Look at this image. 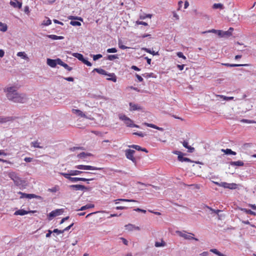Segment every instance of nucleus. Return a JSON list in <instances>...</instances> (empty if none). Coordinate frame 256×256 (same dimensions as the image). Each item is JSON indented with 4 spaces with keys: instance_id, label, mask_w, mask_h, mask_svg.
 Here are the masks:
<instances>
[{
    "instance_id": "f257e3e1",
    "label": "nucleus",
    "mask_w": 256,
    "mask_h": 256,
    "mask_svg": "<svg viewBox=\"0 0 256 256\" xmlns=\"http://www.w3.org/2000/svg\"><path fill=\"white\" fill-rule=\"evenodd\" d=\"M8 99L14 102L24 103L27 100L25 94H20L17 92L16 86H10L5 90Z\"/></svg>"
},
{
    "instance_id": "f03ea898",
    "label": "nucleus",
    "mask_w": 256,
    "mask_h": 256,
    "mask_svg": "<svg viewBox=\"0 0 256 256\" xmlns=\"http://www.w3.org/2000/svg\"><path fill=\"white\" fill-rule=\"evenodd\" d=\"M119 118L124 121L125 124L128 127L139 128L137 124H134L133 121L126 115L120 114H118Z\"/></svg>"
},
{
    "instance_id": "7ed1b4c3",
    "label": "nucleus",
    "mask_w": 256,
    "mask_h": 256,
    "mask_svg": "<svg viewBox=\"0 0 256 256\" xmlns=\"http://www.w3.org/2000/svg\"><path fill=\"white\" fill-rule=\"evenodd\" d=\"M94 72H96L98 73L110 76H112L111 78H107V80H112L114 82H116V77L114 74H108L107 72L102 68H94Z\"/></svg>"
},
{
    "instance_id": "20e7f679",
    "label": "nucleus",
    "mask_w": 256,
    "mask_h": 256,
    "mask_svg": "<svg viewBox=\"0 0 256 256\" xmlns=\"http://www.w3.org/2000/svg\"><path fill=\"white\" fill-rule=\"evenodd\" d=\"M75 168L78 170H102L104 168H97L91 166H86V165H77L75 166Z\"/></svg>"
},
{
    "instance_id": "39448f33",
    "label": "nucleus",
    "mask_w": 256,
    "mask_h": 256,
    "mask_svg": "<svg viewBox=\"0 0 256 256\" xmlns=\"http://www.w3.org/2000/svg\"><path fill=\"white\" fill-rule=\"evenodd\" d=\"M134 153L135 151L130 149L126 150L125 151V154L126 158L131 160L133 162L136 163V159L134 156Z\"/></svg>"
},
{
    "instance_id": "423d86ee",
    "label": "nucleus",
    "mask_w": 256,
    "mask_h": 256,
    "mask_svg": "<svg viewBox=\"0 0 256 256\" xmlns=\"http://www.w3.org/2000/svg\"><path fill=\"white\" fill-rule=\"evenodd\" d=\"M64 211L63 209H56L54 210H52L48 216V220H50L53 218L60 215L64 212Z\"/></svg>"
},
{
    "instance_id": "0eeeda50",
    "label": "nucleus",
    "mask_w": 256,
    "mask_h": 256,
    "mask_svg": "<svg viewBox=\"0 0 256 256\" xmlns=\"http://www.w3.org/2000/svg\"><path fill=\"white\" fill-rule=\"evenodd\" d=\"M176 233L180 236L184 238L186 240H194L196 241L198 240V239L195 238L192 236L190 235H188L186 234L185 232L177 230L176 231Z\"/></svg>"
},
{
    "instance_id": "6e6552de",
    "label": "nucleus",
    "mask_w": 256,
    "mask_h": 256,
    "mask_svg": "<svg viewBox=\"0 0 256 256\" xmlns=\"http://www.w3.org/2000/svg\"><path fill=\"white\" fill-rule=\"evenodd\" d=\"M59 60H60V58H57L56 60H52L50 58L47 59V64L52 68H55L57 64H58Z\"/></svg>"
},
{
    "instance_id": "1a4fd4ad",
    "label": "nucleus",
    "mask_w": 256,
    "mask_h": 256,
    "mask_svg": "<svg viewBox=\"0 0 256 256\" xmlns=\"http://www.w3.org/2000/svg\"><path fill=\"white\" fill-rule=\"evenodd\" d=\"M19 194H21L20 198H40V196H36L34 194H27L22 192H19Z\"/></svg>"
},
{
    "instance_id": "9d476101",
    "label": "nucleus",
    "mask_w": 256,
    "mask_h": 256,
    "mask_svg": "<svg viewBox=\"0 0 256 256\" xmlns=\"http://www.w3.org/2000/svg\"><path fill=\"white\" fill-rule=\"evenodd\" d=\"M94 180V178H72L71 176L70 178V180L72 182H77L78 181L87 182L92 180Z\"/></svg>"
},
{
    "instance_id": "9b49d317",
    "label": "nucleus",
    "mask_w": 256,
    "mask_h": 256,
    "mask_svg": "<svg viewBox=\"0 0 256 256\" xmlns=\"http://www.w3.org/2000/svg\"><path fill=\"white\" fill-rule=\"evenodd\" d=\"M14 118L13 116H0V123L4 124L8 122L13 121Z\"/></svg>"
},
{
    "instance_id": "f8f14e48",
    "label": "nucleus",
    "mask_w": 256,
    "mask_h": 256,
    "mask_svg": "<svg viewBox=\"0 0 256 256\" xmlns=\"http://www.w3.org/2000/svg\"><path fill=\"white\" fill-rule=\"evenodd\" d=\"M216 34L220 38H228L230 36V32L223 31L222 30H218Z\"/></svg>"
},
{
    "instance_id": "ddd939ff",
    "label": "nucleus",
    "mask_w": 256,
    "mask_h": 256,
    "mask_svg": "<svg viewBox=\"0 0 256 256\" xmlns=\"http://www.w3.org/2000/svg\"><path fill=\"white\" fill-rule=\"evenodd\" d=\"M10 4L15 8H22V4L21 2L17 0H12L10 2Z\"/></svg>"
},
{
    "instance_id": "4468645a",
    "label": "nucleus",
    "mask_w": 256,
    "mask_h": 256,
    "mask_svg": "<svg viewBox=\"0 0 256 256\" xmlns=\"http://www.w3.org/2000/svg\"><path fill=\"white\" fill-rule=\"evenodd\" d=\"M130 110L131 111L142 110V108L140 106H139L138 104H135L132 102L130 103Z\"/></svg>"
},
{
    "instance_id": "2eb2a0df",
    "label": "nucleus",
    "mask_w": 256,
    "mask_h": 256,
    "mask_svg": "<svg viewBox=\"0 0 256 256\" xmlns=\"http://www.w3.org/2000/svg\"><path fill=\"white\" fill-rule=\"evenodd\" d=\"M82 173L95 174V173H92V172H84L82 171H80V170H70V174H71L72 176H77V175H79Z\"/></svg>"
},
{
    "instance_id": "dca6fc26",
    "label": "nucleus",
    "mask_w": 256,
    "mask_h": 256,
    "mask_svg": "<svg viewBox=\"0 0 256 256\" xmlns=\"http://www.w3.org/2000/svg\"><path fill=\"white\" fill-rule=\"evenodd\" d=\"M126 229L128 230H140L138 226H136L132 224H128L125 226Z\"/></svg>"
},
{
    "instance_id": "f3484780",
    "label": "nucleus",
    "mask_w": 256,
    "mask_h": 256,
    "mask_svg": "<svg viewBox=\"0 0 256 256\" xmlns=\"http://www.w3.org/2000/svg\"><path fill=\"white\" fill-rule=\"evenodd\" d=\"M128 147L129 148H133L137 150H138V151H142V152H148V151L145 148H142V147H140V146H138V145H135V144H132V145H130V146H128Z\"/></svg>"
},
{
    "instance_id": "a211bd4d",
    "label": "nucleus",
    "mask_w": 256,
    "mask_h": 256,
    "mask_svg": "<svg viewBox=\"0 0 256 256\" xmlns=\"http://www.w3.org/2000/svg\"><path fill=\"white\" fill-rule=\"evenodd\" d=\"M34 212V211L32 212ZM29 212H28V211H26V210L22 209V210H19L16 211L14 213V214L16 215V216H17V215L24 216L25 214H28Z\"/></svg>"
},
{
    "instance_id": "6ab92c4d",
    "label": "nucleus",
    "mask_w": 256,
    "mask_h": 256,
    "mask_svg": "<svg viewBox=\"0 0 256 256\" xmlns=\"http://www.w3.org/2000/svg\"><path fill=\"white\" fill-rule=\"evenodd\" d=\"M70 188L76 190H84L86 188L85 186L80 184L71 185L70 186Z\"/></svg>"
},
{
    "instance_id": "aec40b11",
    "label": "nucleus",
    "mask_w": 256,
    "mask_h": 256,
    "mask_svg": "<svg viewBox=\"0 0 256 256\" xmlns=\"http://www.w3.org/2000/svg\"><path fill=\"white\" fill-rule=\"evenodd\" d=\"M222 65L225 66H230V67H236V66H249L248 64H230L228 63H222Z\"/></svg>"
},
{
    "instance_id": "412c9836",
    "label": "nucleus",
    "mask_w": 256,
    "mask_h": 256,
    "mask_svg": "<svg viewBox=\"0 0 256 256\" xmlns=\"http://www.w3.org/2000/svg\"><path fill=\"white\" fill-rule=\"evenodd\" d=\"M144 125H146V126H148V127H150V128H152L158 130H160V131H163L164 130V128H163L158 127V126H156V125H155L154 124H148V123H146V122L144 123Z\"/></svg>"
},
{
    "instance_id": "4be33fe9",
    "label": "nucleus",
    "mask_w": 256,
    "mask_h": 256,
    "mask_svg": "<svg viewBox=\"0 0 256 256\" xmlns=\"http://www.w3.org/2000/svg\"><path fill=\"white\" fill-rule=\"evenodd\" d=\"M9 178H10L14 182H16V180H18L19 178L18 176L16 174L15 172H10L8 174Z\"/></svg>"
},
{
    "instance_id": "5701e85b",
    "label": "nucleus",
    "mask_w": 256,
    "mask_h": 256,
    "mask_svg": "<svg viewBox=\"0 0 256 256\" xmlns=\"http://www.w3.org/2000/svg\"><path fill=\"white\" fill-rule=\"evenodd\" d=\"M58 64L62 66L64 68H66L68 71H71L72 70V68L68 66L64 62L61 60H59Z\"/></svg>"
},
{
    "instance_id": "b1692460",
    "label": "nucleus",
    "mask_w": 256,
    "mask_h": 256,
    "mask_svg": "<svg viewBox=\"0 0 256 256\" xmlns=\"http://www.w3.org/2000/svg\"><path fill=\"white\" fill-rule=\"evenodd\" d=\"M230 164L232 166H243L244 163L241 160H238L236 162H231Z\"/></svg>"
},
{
    "instance_id": "393cba45",
    "label": "nucleus",
    "mask_w": 256,
    "mask_h": 256,
    "mask_svg": "<svg viewBox=\"0 0 256 256\" xmlns=\"http://www.w3.org/2000/svg\"><path fill=\"white\" fill-rule=\"evenodd\" d=\"M72 112H73V113L77 114L79 116H80L82 118H86V114L79 110L73 109Z\"/></svg>"
},
{
    "instance_id": "a878e982",
    "label": "nucleus",
    "mask_w": 256,
    "mask_h": 256,
    "mask_svg": "<svg viewBox=\"0 0 256 256\" xmlns=\"http://www.w3.org/2000/svg\"><path fill=\"white\" fill-rule=\"evenodd\" d=\"M47 36L53 40H62L64 38L62 36H58L54 34L48 35Z\"/></svg>"
},
{
    "instance_id": "bb28decb",
    "label": "nucleus",
    "mask_w": 256,
    "mask_h": 256,
    "mask_svg": "<svg viewBox=\"0 0 256 256\" xmlns=\"http://www.w3.org/2000/svg\"><path fill=\"white\" fill-rule=\"evenodd\" d=\"M222 151L226 154L236 155V152L232 151L231 149L227 148L226 150L222 149Z\"/></svg>"
},
{
    "instance_id": "cd10ccee",
    "label": "nucleus",
    "mask_w": 256,
    "mask_h": 256,
    "mask_svg": "<svg viewBox=\"0 0 256 256\" xmlns=\"http://www.w3.org/2000/svg\"><path fill=\"white\" fill-rule=\"evenodd\" d=\"M216 97H219V98H221L222 100H233L234 98L233 96H225L219 95V94L216 95Z\"/></svg>"
},
{
    "instance_id": "c85d7f7f",
    "label": "nucleus",
    "mask_w": 256,
    "mask_h": 256,
    "mask_svg": "<svg viewBox=\"0 0 256 256\" xmlns=\"http://www.w3.org/2000/svg\"><path fill=\"white\" fill-rule=\"evenodd\" d=\"M94 204H86V206H82L80 208V209H79V210H84L88 208H94Z\"/></svg>"
},
{
    "instance_id": "c756f323",
    "label": "nucleus",
    "mask_w": 256,
    "mask_h": 256,
    "mask_svg": "<svg viewBox=\"0 0 256 256\" xmlns=\"http://www.w3.org/2000/svg\"><path fill=\"white\" fill-rule=\"evenodd\" d=\"M183 146L188 148L190 152H192L194 150V148L191 146H188L187 142L184 141L182 143Z\"/></svg>"
},
{
    "instance_id": "7c9ffc66",
    "label": "nucleus",
    "mask_w": 256,
    "mask_h": 256,
    "mask_svg": "<svg viewBox=\"0 0 256 256\" xmlns=\"http://www.w3.org/2000/svg\"><path fill=\"white\" fill-rule=\"evenodd\" d=\"M156 247H163L166 246V243L162 240H161L160 242H156L154 244Z\"/></svg>"
},
{
    "instance_id": "2f4dec72",
    "label": "nucleus",
    "mask_w": 256,
    "mask_h": 256,
    "mask_svg": "<svg viewBox=\"0 0 256 256\" xmlns=\"http://www.w3.org/2000/svg\"><path fill=\"white\" fill-rule=\"evenodd\" d=\"M92 156V154L90 153H86L84 152H82L78 155V157L80 158H86V156Z\"/></svg>"
},
{
    "instance_id": "473e14b6",
    "label": "nucleus",
    "mask_w": 256,
    "mask_h": 256,
    "mask_svg": "<svg viewBox=\"0 0 256 256\" xmlns=\"http://www.w3.org/2000/svg\"><path fill=\"white\" fill-rule=\"evenodd\" d=\"M0 30L3 32H5L8 30V26L6 24L0 22Z\"/></svg>"
},
{
    "instance_id": "72a5a7b5",
    "label": "nucleus",
    "mask_w": 256,
    "mask_h": 256,
    "mask_svg": "<svg viewBox=\"0 0 256 256\" xmlns=\"http://www.w3.org/2000/svg\"><path fill=\"white\" fill-rule=\"evenodd\" d=\"M142 50L146 52H148L149 54H153L154 56V55H158V52H155L154 51H152L150 50L148 48H142Z\"/></svg>"
},
{
    "instance_id": "f704fd0d",
    "label": "nucleus",
    "mask_w": 256,
    "mask_h": 256,
    "mask_svg": "<svg viewBox=\"0 0 256 256\" xmlns=\"http://www.w3.org/2000/svg\"><path fill=\"white\" fill-rule=\"evenodd\" d=\"M72 55L82 62L84 58L83 56L79 53H73Z\"/></svg>"
},
{
    "instance_id": "c9c22d12",
    "label": "nucleus",
    "mask_w": 256,
    "mask_h": 256,
    "mask_svg": "<svg viewBox=\"0 0 256 256\" xmlns=\"http://www.w3.org/2000/svg\"><path fill=\"white\" fill-rule=\"evenodd\" d=\"M242 210L247 214H250L254 216L256 215V212L251 210H248L246 208H242Z\"/></svg>"
},
{
    "instance_id": "e433bc0d",
    "label": "nucleus",
    "mask_w": 256,
    "mask_h": 256,
    "mask_svg": "<svg viewBox=\"0 0 256 256\" xmlns=\"http://www.w3.org/2000/svg\"><path fill=\"white\" fill-rule=\"evenodd\" d=\"M210 252L215 254H216L218 255V256H226L224 254L221 253L220 252L218 251L216 248L210 249Z\"/></svg>"
},
{
    "instance_id": "4c0bfd02",
    "label": "nucleus",
    "mask_w": 256,
    "mask_h": 256,
    "mask_svg": "<svg viewBox=\"0 0 256 256\" xmlns=\"http://www.w3.org/2000/svg\"><path fill=\"white\" fill-rule=\"evenodd\" d=\"M18 56L22 58L23 59L28 60V57L25 52H18L17 54Z\"/></svg>"
},
{
    "instance_id": "58836bf2",
    "label": "nucleus",
    "mask_w": 256,
    "mask_h": 256,
    "mask_svg": "<svg viewBox=\"0 0 256 256\" xmlns=\"http://www.w3.org/2000/svg\"><path fill=\"white\" fill-rule=\"evenodd\" d=\"M30 146L36 148H42V146H40V142L38 140L32 142Z\"/></svg>"
},
{
    "instance_id": "ea45409f",
    "label": "nucleus",
    "mask_w": 256,
    "mask_h": 256,
    "mask_svg": "<svg viewBox=\"0 0 256 256\" xmlns=\"http://www.w3.org/2000/svg\"><path fill=\"white\" fill-rule=\"evenodd\" d=\"M178 160L180 162H190V160L188 158H184L181 155H179L178 157Z\"/></svg>"
},
{
    "instance_id": "a19ab883",
    "label": "nucleus",
    "mask_w": 256,
    "mask_h": 256,
    "mask_svg": "<svg viewBox=\"0 0 256 256\" xmlns=\"http://www.w3.org/2000/svg\"><path fill=\"white\" fill-rule=\"evenodd\" d=\"M68 18L69 20H78L82 21V22L83 21V19L81 17H80V16H68Z\"/></svg>"
},
{
    "instance_id": "79ce46f5",
    "label": "nucleus",
    "mask_w": 256,
    "mask_h": 256,
    "mask_svg": "<svg viewBox=\"0 0 256 256\" xmlns=\"http://www.w3.org/2000/svg\"><path fill=\"white\" fill-rule=\"evenodd\" d=\"M216 185L223 187L224 188H227V186H228V183L226 182H222L221 183H218V182H214Z\"/></svg>"
},
{
    "instance_id": "37998d69",
    "label": "nucleus",
    "mask_w": 256,
    "mask_h": 256,
    "mask_svg": "<svg viewBox=\"0 0 256 256\" xmlns=\"http://www.w3.org/2000/svg\"><path fill=\"white\" fill-rule=\"evenodd\" d=\"M237 188V184L234 183L228 184V186H227V188H229L230 190H234Z\"/></svg>"
},
{
    "instance_id": "c03bdc74",
    "label": "nucleus",
    "mask_w": 256,
    "mask_h": 256,
    "mask_svg": "<svg viewBox=\"0 0 256 256\" xmlns=\"http://www.w3.org/2000/svg\"><path fill=\"white\" fill-rule=\"evenodd\" d=\"M240 122L244 123H248V124H255L256 123V122L254 120H250L247 119H242L240 120Z\"/></svg>"
},
{
    "instance_id": "a18cd8bd",
    "label": "nucleus",
    "mask_w": 256,
    "mask_h": 256,
    "mask_svg": "<svg viewBox=\"0 0 256 256\" xmlns=\"http://www.w3.org/2000/svg\"><path fill=\"white\" fill-rule=\"evenodd\" d=\"M118 44L119 48H120L122 49V50H125V49L129 48L128 47L126 46H125L122 44V41L121 40H118Z\"/></svg>"
},
{
    "instance_id": "49530a36",
    "label": "nucleus",
    "mask_w": 256,
    "mask_h": 256,
    "mask_svg": "<svg viewBox=\"0 0 256 256\" xmlns=\"http://www.w3.org/2000/svg\"><path fill=\"white\" fill-rule=\"evenodd\" d=\"M60 174L62 176H63L65 178L68 179L70 180V178L71 174H70V170L68 171V173H64V172H60Z\"/></svg>"
},
{
    "instance_id": "de8ad7c7",
    "label": "nucleus",
    "mask_w": 256,
    "mask_h": 256,
    "mask_svg": "<svg viewBox=\"0 0 256 256\" xmlns=\"http://www.w3.org/2000/svg\"><path fill=\"white\" fill-rule=\"evenodd\" d=\"M116 58H118V56L117 54L108 55V59L110 60H112Z\"/></svg>"
},
{
    "instance_id": "09e8293b",
    "label": "nucleus",
    "mask_w": 256,
    "mask_h": 256,
    "mask_svg": "<svg viewBox=\"0 0 256 256\" xmlns=\"http://www.w3.org/2000/svg\"><path fill=\"white\" fill-rule=\"evenodd\" d=\"M59 190L58 186H55L52 188H48V191L52 192H56Z\"/></svg>"
},
{
    "instance_id": "8fccbe9b",
    "label": "nucleus",
    "mask_w": 256,
    "mask_h": 256,
    "mask_svg": "<svg viewBox=\"0 0 256 256\" xmlns=\"http://www.w3.org/2000/svg\"><path fill=\"white\" fill-rule=\"evenodd\" d=\"M212 8L214 9H217V8L222 9V8H223V5L221 4H214L213 5Z\"/></svg>"
},
{
    "instance_id": "3c124183",
    "label": "nucleus",
    "mask_w": 256,
    "mask_h": 256,
    "mask_svg": "<svg viewBox=\"0 0 256 256\" xmlns=\"http://www.w3.org/2000/svg\"><path fill=\"white\" fill-rule=\"evenodd\" d=\"M70 24L73 26H81L80 22H78V21L71 20L70 22Z\"/></svg>"
},
{
    "instance_id": "603ef678",
    "label": "nucleus",
    "mask_w": 256,
    "mask_h": 256,
    "mask_svg": "<svg viewBox=\"0 0 256 256\" xmlns=\"http://www.w3.org/2000/svg\"><path fill=\"white\" fill-rule=\"evenodd\" d=\"M118 200L120 202H138L137 200H128V199H124V198H119Z\"/></svg>"
},
{
    "instance_id": "864d4df0",
    "label": "nucleus",
    "mask_w": 256,
    "mask_h": 256,
    "mask_svg": "<svg viewBox=\"0 0 256 256\" xmlns=\"http://www.w3.org/2000/svg\"><path fill=\"white\" fill-rule=\"evenodd\" d=\"M106 52L108 53H114L117 52V50L116 48H108Z\"/></svg>"
},
{
    "instance_id": "5fc2aeb1",
    "label": "nucleus",
    "mask_w": 256,
    "mask_h": 256,
    "mask_svg": "<svg viewBox=\"0 0 256 256\" xmlns=\"http://www.w3.org/2000/svg\"><path fill=\"white\" fill-rule=\"evenodd\" d=\"M142 76L145 78H150V77H154V74L152 72L146 73L144 74H143Z\"/></svg>"
},
{
    "instance_id": "6e6d98bb",
    "label": "nucleus",
    "mask_w": 256,
    "mask_h": 256,
    "mask_svg": "<svg viewBox=\"0 0 256 256\" xmlns=\"http://www.w3.org/2000/svg\"><path fill=\"white\" fill-rule=\"evenodd\" d=\"M101 58H102V55L100 54L94 55V56H93V59L94 60H96Z\"/></svg>"
},
{
    "instance_id": "4d7b16f0",
    "label": "nucleus",
    "mask_w": 256,
    "mask_h": 256,
    "mask_svg": "<svg viewBox=\"0 0 256 256\" xmlns=\"http://www.w3.org/2000/svg\"><path fill=\"white\" fill-rule=\"evenodd\" d=\"M176 55L179 58H182L184 60H186V57L183 54L182 52H177Z\"/></svg>"
},
{
    "instance_id": "13d9d810",
    "label": "nucleus",
    "mask_w": 256,
    "mask_h": 256,
    "mask_svg": "<svg viewBox=\"0 0 256 256\" xmlns=\"http://www.w3.org/2000/svg\"><path fill=\"white\" fill-rule=\"evenodd\" d=\"M152 16V15L150 14H146L145 16H140V18L142 20H144V19L146 18H151Z\"/></svg>"
},
{
    "instance_id": "bf43d9fd",
    "label": "nucleus",
    "mask_w": 256,
    "mask_h": 256,
    "mask_svg": "<svg viewBox=\"0 0 256 256\" xmlns=\"http://www.w3.org/2000/svg\"><path fill=\"white\" fill-rule=\"evenodd\" d=\"M82 62L84 64H85L87 65L88 66H91L92 64L88 62V60L84 58V60H82Z\"/></svg>"
},
{
    "instance_id": "052dcab7",
    "label": "nucleus",
    "mask_w": 256,
    "mask_h": 256,
    "mask_svg": "<svg viewBox=\"0 0 256 256\" xmlns=\"http://www.w3.org/2000/svg\"><path fill=\"white\" fill-rule=\"evenodd\" d=\"M53 232L56 233L57 234H60L64 232V230H59L57 228L54 229L53 231Z\"/></svg>"
},
{
    "instance_id": "680f3d73",
    "label": "nucleus",
    "mask_w": 256,
    "mask_h": 256,
    "mask_svg": "<svg viewBox=\"0 0 256 256\" xmlns=\"http://www.w3.org/2000/svg\"><path fill=\"white\" fill-rule=\"evenodd\" d=\"M207 208L210 210H211L212 212H214L216 214H218L220 212V210H215L214 209H212V208L209 207V206H207Z\"/></svg>"
},
{
    "instance_id": "e2e57ef3",
    "label": "nucleus",
    "mask_w": 256,
    "mask_h": 256,
    "mask_svg": "<svg viewBox=\"0 0 256 256\" xmlns=\"http://www.w3.org/2000/svg\"><path fill=\"white\" fill-rule=\"evenodd\" d=\"M134 134L138 136H140V137H144V136H146L145 134H144V133H142V132H136L134 133Z\"/></svg>"
},
{
    "instance_id": "0e129e2a",
    "label": "nucleus",
    "mask_w": 256,
    "mask_h": 256,
    "mask_svg": "<svg viewBox=\"0 0 256 256\" xmlns=\"http://www.w3.org/2000/svg\"><path fill=\"white\" fill-rule=\"evenodd\" d=\"M52 24V21L50 19H48L44 21V24L46 26H48Z\"/></svg>"
},
{
    "instance_id": "69168bd1",
    "label": "nucleus",
    "mask_w": 256,
    "mask_h": 256,
    "mask_svg": "<svg viewBox=\"0 0 256 256\" xmlns=\"http://www.w3.org/2000/svg\"><path fill=\"white\" fill-rule=\"evenodd\" d=\"M120 239L122 240V242L124 244H125L126 246L128 245V241L126 238H120Z\"/></svg>"
},
{
    "instance_id": "338daca9",
    "label": "nucleus",
    "mask_w": 256,
    "mask_h": 256,
    "mask_svg": "<svg viewBox=\"0 0 256 256\" xmlns=\"http://www.w3.org/2000/svg\"><path fill=\"white\" fill-rule=\"evenodd\" d=\"M172 14H173V17L176 20H179V16L175 12H173Z\"/></svg>"
},
{
    "instance_id": "774afa93",
    "label": "nucleus",
    "mask_w": 256,
    "mask_h": 256,
    "mask_svg": "<svg viewBox=\"0 0 256 256\" xmlns=\"http://www.w3.org/2000/svg\"><path fill=\"white\" fill-rule=\"evenodd\" d=\"M24 160L26 162H31L32 161V158H29V157H26V158H24Z\"/></svg>"
}]
</instances>
